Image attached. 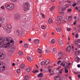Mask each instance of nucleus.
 <instances>
[{"mask_svg":"<svg viewBox=\"0 0 80 80\" xmlns=\"http://www.w3.org/2000/svg\"><path fill=\"white\" fill-rule=\"evenodd\" d=\"M13 42V41L12 40V38L9 37H6L3 38L0 37V47L1 48H7L10 46L11 43Z\"/></svg>","mask_w":80,"mask_h":80,"instance_id":"f257e3e1","label":"nucleus"},{"mask_svg":"<svg viewBox=\"0 0 80 80\" xmlns=\"http://www.w3.org/2000/svg\"><path fill=\"white\" fill-rule=\"evenodd\" d=\"M3 29L4 30L6 31L8 33H10L11 32V30L12 29V27L11 25H8V24L6 23L4 25Z\"/></svg>","mask_w":80,"mask_h":80,"instance_id":"f03ea898","label":"nucleus"},{"mask_svg":"<svg viewBox=\"0 0 80 80\" xmlns=\"http://www.w3.org/2000/svg\"><path fill=\"white\" fill-rule=\"evenodd\" d=\"M22 7H23V9L24 12H26L28 10H29L30 5H29V3L28 2L24 3L23 4Z\"/></svg>","mask_w":80,"mask_h":80,"instance_id":"7ed1b4c3","label":"nucleus"},{"mask_svg":"<svg viewBox=\"0 0 80 80\" xmlns=\"http://www.w3.org/2000/svg\"><path fill=\"white\" fill-rule=\"evenodd\" d=\"M14 5L13 3L7 4L5 5V7H6L8 10H12V9L14 8Z\"/></svg>","mask_w":80,"mask_h":80,"instance_id":"20e7f679","label":"nucleus"},{"mask_svg":"<svg viewBox=\"0 0 80 80\" xmlns=\"http://www.w3.org/2000/svg\"><path fill=\"white\" fill-rule=\"evenodd\" d=\"M5 67L3 66V63L2 62H0V72H2L5 70Z\"/></svg>","mask_w":80,"mask_h":80,"instance_id":"39448f33","label":"nucleus"},{"mask_svg":"<svg viewBox=\"0 0 80 80\" xmlns=\"http://www.w3.org/2000/svg\"><path fill=\"white\" fill-rule=\"evenodd\" d=\"M20 16L19 14H16L15 15V18L16 20H19L20 19Z\"/></svg>","mask_w":80,"mask_h":80,"instance_id":"423d86ee","label":"nucleus"},{"mask_svg":"<svg viewBox=\"0 0 80 80\" xmlns=\"http://www.w3.org/2000/svg\"><path fill=\"white\" fill-rule=\"evenodd\" d=\"M60 65H62V67H66L67 65V63L65 62H63L61 63Z\"/></svg>","mask_w":80,"mask_h":80,"instance_id":"0eeeda50","label":"nucleus"},{"mask_svg":"<svg viewBox=\"0 0 80 80\" xmlns=\"http://www.w3.org/2000/svg\"><path fill=\"white\" fill-rule=\"evenodd\" d=\"M5 54L3 53H0V59L5 58Z\"/></svg>","mask_w":80,"mask_h":80,"instance_id":"6e6552de","label":"nucleus"},{"mask_svg":"<svg viewBox=\"0 0 80 80\" xmlns=\"http://www.w3.org/2000/svg\"><path fill=\"white\" fill-rule=\"evenodd\" d=\"M50 66L48 67V68H46V72H49V73L51 72V69L50 68Z\"/></svg>","mask_w":80,"mask_h":80,"instance_id":"1a4fd4ad","label":"nucleus"},{"mask_svg":"<svg viewBox=\"0 0 80 80\" xmlns=\"http://www.w3.org/2000/svg\"><path fill=\"white\" fill-rule=\"evenodd\" d=\"M58 42V43L60 45H63V41L62 40L60 39H59Z\"/></svg>","mask_w":80,"mask_h":80,"instance_id":"9d476101","label":"nucleus"},{"mask_svg":"<svg viewBox=\"0 0 80 80\" xmlns=\"http://www.w3.org/2000/svg\"><path fill=\"white\" fill-rule=\"evenodd\" d=\"M80 60V58L78 57V58L76 57L74 58V60H75V61L77 62V63H78L79 62Z\"/></svg>","mask_w":80,"mask_h":80,"instance_id":"9b49d317","label":"nucleus"},{"mask_svg":"<svg viewBox=\"0 0 80 80\" xmlns=\"http://www.w3.org/2000/svg\"><path fill=\"white\" fill-rule=\"evenodd\" d=\"M71 50V46H68L67 48L66 51L67 52H69Z\"/></svg>","mask_w":80,"mask_h":80,"instance_id":"f8f14e48","label":"nucleus"},{"mask_svg":"<svg viewBox=\"0 0 80 80\" xmlns=\"http://www.w3.org/2000/svg\"><path fill=\"white\" fill-rule=\"evenodd\" d=\"M24 78L25 80H28V74H24Z\"/></svg>","mask_w":80,"mask_h":80,"instance_id":"ddd939ff","label":"nucleus"},{"mask_svg":"<svg viewBox=\"0 0 80 80\" xmlns=\"http://www.w3.org/2000/svg\"><path fill=\"white\" fill-rule=\"evenodd\" d=\"M55 71H57V69H54V70H53V72H51V73L50 74H49V76H52V75H53L54 73H56V72H55Z\"/></svg>","mask_w":80,"mask_h":80,"instance_id":"4468645a","label":"nucleus"},{"mask_svg":"<svg viewBox=\"0 0 80 80\" xmlns=\"http://www.w3.org/2000/svg\"><path fill=\"white\" fill-rule=\"evenodd\" d=\"M27 59L28 61H32V60H33V57H28Z\"/></svg>","mask_w":80,"mask_h":80,"instance_id":"2eb2a0df","label":"nucleus"},{"mask_svg":"<svg viewBox=\"0 0 80 80\" xmlns=\"http://www.w3.org/2000/svg\"><path fill=\"white\" fill-rule=\"evenodd\" d=\"M58 55L59 57H63V52H59L58 53Z\"/></svg>","mask_w":80,"mask_h":80,"instance_id":"dca6fc26","label":"nucleus"},{"mask_svg":"<svg viewBox=\"0 0 80 80\" xmlns=\"http://www.w3.org/2000/svg\"><path fill=\"white\" fill-rule=\"evenodd\" d=\"M3 21V19L2 18H0V27H1V24H2Z\"/></svg>","mask_w":80,"mask_h":80,"instance_id":"f3484780","label":"nucleus"},{"mask_svg":"<svg viewBox=\"0 0 80 80\" xmlns=\"http://www.w3.org/2000/svg\"><path fill=\"white\" fill-rule=\"evenodd\" d=\"M15 51V48H12L10 50V52H13Z\"/></svg>","mask_w":80,"mask_h":80,"instance_id":"a211bd4d","label":"nucleus"},{"mask_svg":"<svg viewBox=\"0 0 80 80\" xmlns=\"http://www.w3.org/2000/svg\"><path fill=\"white\" fill-rule=\"evenodd\" d=\"M57 32H61L62 31V29L60 27H58L57 28Z\"/></svg>","mask_w":80,"mask_h":80,"instance_id":"6ab92c4d","label":"nucleus"},{"mask_svg":"<svg viewBox=\"0 0 80 80\" xmlns=\"http://www.w3.org/2000/svg\"><path fill=\"white\" fill-rule=\"evenodd\" d=\"M26 71L27 72H30V68L29 67H28L26 69Z\"/></svg>","mask_w":80,"mask_h":80,"instance_id":"aec40b11","label":"nucleus"},{"mask_svg":"<svg viewBox=\"0 0 80 80\" xmlns=\"http://www.w3.org/2000/svg\"><path fill=\"white\" fill-rule=\"evenodd\" d=\"M75 55H77V56H78V55H80V51H78L76 52H75Z\"/></svg>","mask_w":80,"mask_h":80,"instance_id":"412c9836","label":"nucleus"},{"mask_svg":"<svg viewBox=\"0 0 80 80\" xmlns=\"http://www.w3.org/2000/svg\"><path fill=\"white\" fill-rule=\"evenodd\" d=\"M45 63L46 65H48V64H49V63H50V60L48 59L46 60Z\"/></svg>","mask_w":80,"mask_h":80,"instance_id":"4be33fe9","label":"nucleus"},{"mask_svg":"<svg viewBox=\"0 0 80 80\" xmlns=\"http://www.w3.org/2000/svg\"><path fill=\"white\" fill-rule=\"evenodd\" d=\"M63 18L61 16H59L58 17V19L59 20H62Z\"/></svg>","mask_w":80,"mask_h":80,"instance_id":"5701e85b","label":"nucleus"},{"mask_svg":"<svg viewBox=\"0 0 80 80\" xmlns=\"http://www.w3.org/2000/svg\"><path fill=\"white\" fill-rule=\"evenodd\" d=\"M43 73H42V72H41L39 74V75H38V76L39 77H43Z\"/></svg>","mask_w":80,"mask_h":80,"instance_id":"b1692460","label":"nucleus"},{"mask_svg":"<svg viewBox=\"0 0 80 80\" xmlns=\"http://www.w3.org/2000/svg\"><path fill=\"white\" fill-rule=\"evenodd\" d=\"M51 43L52 44H53V43H55V39H52L51 42Z\"/></svg>","mask_w":80,"mask_h":80,"instance_id":"393cba45","label":"nucleus"},{"mask_svg":"<svg viewBox=\"0 0 80 80\" xmlns=\"http://www.w3.org/2000/svg\"><path fill=\"white\" fill-rule=\"evenodd\" d=\"M53 51L54 52H57V49L56 48H54L53 49Z\"/></svg>","mask_w":80,"mask_h":80,"instance_id":"a878e982","label":"nucleus"},{"mask_svg":"<svg viewBox=\"0 0 80 80\" xmlns=\"http://www.w3.org/2000/svg\"><path fill=\"white\" fill-rule=\"evenodd\" d=\"M49 23H52V20L51 18L49 19L48 20Z\"/></svg>","mask_w":80,"mask_h":80,"instance_id":"bb28decb","label":"nucleus"},{"mask_svg":"<svg viewBox=\"0 0 80 80\" xmlns=\"http://www.w3.org/2000/svg\"><path fill=\"white\" fill-rule=\"evenodd\" d=\"M13 3H17L18 0H10Z\"/></svg>","mask_w":80,"mask_h":80,"instance_id":"cd10ccee","label":"nucleus"},{"mask_svg":"<svg viewBox=\"0 0 80 80\" xmlns=\"http://www.w3.org/2000/svg\"><path fill=\"white\" fill-rule=\"evenodd\" d=\"M24 67H25V64H22L20 66V67H21V68H23Z\"/></svg>","mask_w":80,"mask_h":80,"instance_id":"c85d7f7f","label":"nucleus"},{"mask_svg":"<svg viewBox=\"0 0 80 80\" xmlns=\"http://www.w3.org/2000/svg\"><path fill=\"white\" fill-rule=\"evenodd\" d=\"M34 42L36 44H37L39 42V40L37 39V40H35L34 41Z\"/></svg>","mask_w":80,"mask_h":80,"instance_id":"c756f323","label":"nucleus"},{"mask_svg":"<svg viewBox=\"0 0 80 80\" xmlns=\"http://www.w3.org/2000/svg\"><path fill=\"white\" fill-rule=\"evenodd\" d=\"M38 52L39 53H42V51L41 49H38Z\"/></svg>","mask_w":80,"mask_h":80,"instance_id":"7c9ffc66","label":"nucleus"},{"mask_svg":"<svg viewBox=\"0 0 80 80\" xmlns=\"http://www.w3.org/2000/svg\"><path fill=\"white\" fill-rule=\"evenodd\" d=\"M18 54L19 55H23V52L22 51H20L18 53Z\"/></svg>","mask_w":80,"mask_h":80,"instance_id":"2f4dec72","label":"nucleus"},{"mask_svg":"<svg viewBox=\"0 0 80 80\" xmlns=\"http://www.w3.org/2000/svg\"><path fill=\"white\" fill-rule=\"evenodd\" d=\"M41 64L42 65V66H45V62H41Z\"/></svg>","mask_w":80,"mask_h":80,"instance_id":"473e14b6","label":"nucleus"},{"mask_svg":"<svg viewBox=\"0 0 80 80\" xmlns=\"http://www.w3.org/2000/svg\"><path fill=\"white\" fill-rule=\"evenodd\" d=\"M72 16L69 17L68 19L69 22H70V21H71V20H72Z\"/></svg>","mask_w":80,"mask_h":80,"instance_id":"72a5a7b5","label":"nucleus"},{"mask_svg":"<svg viewBox=\"0 0 80 80\" xmlns=\"http://www.w3.org/2000/svg\"><path fill=\"white\" fill-rule=\"evenodd\" d=\"M65 72L66 73H68V70L67 69L66 67H65Z\"/></svg>","mask_w":80,"mask_h":80,"instance_id":"f704fd0d","label":"nucleus"},{"mask_svg":"<svg viewBox=\"0 0 80 80\" xmlns=\"http://www.w3.org/2000/svg\"><path fill=\"white\" fill-rule=\"evenodd\" d=\"M56 80H60V79L58 76H56L55 77Z\"/></svg>","mask_w":80,"mask_h":80,"instance_id":"c9c22d12","label":"nucleus"},{"mask_svg":"<svg viewBox=\"0 0 80 80\" xmlns=\"http://www.w3.org/2000/svg\"><path fill=\"white\" fill-rule=\"evenodd\" d=\"M17 72L18 73H19L21 72L20 69H18L17 70Z\"/></svg>","mask_w":80,"mask_h":80,"instance_id":"e433bc0d","label":"nucleus"},{"mask_svg":"<svg viewBox=\"0 0 80 80\" xmlns=\"http://www.w3.org/2000/svg\"><path fill=\"white\" fill-rule=\"evenodd\" d=\"M42 29H45L46 28V27L45 26H42L41 27Z\"/></svg>","mask_w":80,"mask_h":80,"instance_id":"4c0bfd02","label":"nucleus"},{"mask_svg":"<svg viewBox=\"0 0 80 80\" xmlns=\"http://www.w3.org/2000/svg\"><path fill=\"white\" fill-rule=\"evenodd\" d=\"M17 35H20V34H21V32H20L19 31L17 30Z\"/></svg>","mask_w":80,"mask_h":80,"instance_id":"58836bf2","label":"nucleus"},{"mask_svg":"<svg viewBox=\"0 0 80 80\" xmlns=\"http://www.w3.org/2000/svg\"><path fill=\"white\" fill-rule=\"evenodd\" d=\"M54 8H55V6H53L51 8V11H52V10H54Z\"/></svg>","mask_w":80,"mask_h":80,"instance_id":"ea45409f","label":"nucleus"},{"mask_svg":"<svg viewBox=\"0 0 80 80\" xmlns=\"http://www.w3.org/2000/svg\"><path fill=\"white\" fill-rule=\"evenodd\" d=\"M24 47H25V48H27L28 47V45L27 44H25L24 45Z\"/></svg>","mask_w":80,"mask_h":80,"instance_id":"a19ab883","label":"nucleus"},{"mask_svg":"<svg viewBox=\"0 0 80 80\" xmlns=\"http://www.w3.org/2000/svg\"><path fill=\"white\" fill-rule=\"evenodd\" d=\"M61 62H62L61 60H59L57 62L58 64L60 65V63H61Z\"/></svg>","mask_w":80,"mask_h":80,"instance_id":"79ce46f5","label":"nucleus"},{"mask_svg":"<svg viewBox=\"0 0 80 80\" xmlns=\"http://www.w3.org/2000/svg\"><path fill=\"white\" fill-rule=\"evenodd\" d=\"M1 8L2 10H5V7L3 6H1Z\"/></svg>","mask_w":80,"mask_h":80,"instance_id":"37998d69","label":"nucleus"},{"mask_svg":"<svg viewBox=\"0 0 80 80\" xmlns=\"http://www.w3.org/2000/svg\"><path fill=\"white\" fill-rule=\"evenodd\" d=\"M38 72V70H36V71H33V73H37Z\"/></svg>","mask_w":80,"mask_h":80,"instance_id":"c03bdc74","label":"nucleus"},{"mask_svg":"<svg viewBox=\"0 0 80 80\" xmlns=\"http://www.w3.org/2000/svg\"><path fill=\"white\" fill-rule=\"evenodd\" d=\"M68 12H72V9H69L68 10Z\"/></svg>","mask_w":80,"mask_h":80,"instance_id":"a18cd8bd","label":"nucleus"},{"mask_svg":"<svg viewBox=\"0 0 80 80\" xmlns=\"http://www.w3.org/2000/svg\"><path fill=\"white\" fill-rule=\"evenodd\" d=\"M41 15H42V17L43 18H45V15H44V14L42 13H41Z\"/></svg>","mask_w":80,"mask_h":80,"instance_id":"49530a36","label":"nucleus"},{"mask_svg":"<svg viewBox=\"0 0 80 80\" xmlns=\"http://www.w3.org/2000/svg\"><path fill=\"white\" fill-rule=\"evenodd\" d=\"M60 24V21H58L57 22V25H59Z\"/></svg>","mask_w":80,"mask_h":80,"instance_id":"de8ad7c7","label":"nucleus"},{"mask_svg":"<svg viewBox=\"0 0 80 80\" xmlns=\"http://www.w3.org/2000/svg\"><path fill=\"white\" fill-rule=\"evenodd\" d=\"M78 41H76L75 42V45H78Z\"/></svg>","mask_w":80,"mask_h":80,"instance_id":"09e8293b","label":"nucleus"},{"mask_svg":"<svg viewBox=\"0 0 80 80\" xmlns=\"http://www.w3.org/2000/svg\"><path fill=\"white\" fill-rule=\"evenodd\" d=\"M75 37L76 38H78V34H77L76 35V36H75Z\"/></svg>","mask_w":80,"mask_h":80,"instance_id":"8fccbe9b","label":"nucleus"},{"mask_svg":"<svg viewBox=\"0 0 80 80\" xmlns=\"http://www.w3.org/2000/svg\"><path fill=\"white\" fill-rule=\"evenodd\" d=\"M46 53H49V52H50V51L48 49L47 50H46Z\"/></svg>","mask_w":80,"mask_h":80,"instance_id":"3c124183","label":"nucleus"},{"mask_svg":"<svg viewBox=\"0 0 80 80\" xmlns=\"http://www.w3.org/2000/svg\"><path fill=\"white\" fill-rule=\"evenodd\" d=\"M77 5V3H74L72 5L73 7H75Z\"/></svg>","mask_w":80,"mask_h":80,"instance_id":"603ef678","label":"nucleus"},{"mask_svg":"<svg viewBox=\"0 0 80 80\" xmlns=\"http://www.w3.org/2000/svg\"><path fill=\"white\" fill-rule=\"evenodd\" d=\"M77 47H78V48H80V44H77Z\"/></svg>","mask_w":80,"mask_h":80,"instance_id":"864d4df0","label":"nucleus"},{"mask_svg":"<svg viewBox=\"0 0 80 80\" xmlns=\"http://www.w3.org/2000/svg\"><path fill=\"white\" fill-rule=\"evenodd\" d=\"M59 14L61 15H63V12H59Z\"/></svg>","mask_w":80,"mask_h":80,"instance_id":"5fc2aeb1","label":"nucleus"},{"mask_svg":"<svg viewBox=\"0 0 80 80\" xmlns=\"http://www.w3.org/2000/svg\"><path fill=\"white\" fill-rule=\"evenodd\" d=\"M66 7L64 8H63L62 9V11H65V9H66Z\"/></svg>","mask_w":80,"mask_h":80,"instance_id":"6e6d98bb","label":"nucleus"},{"mask_svg":"<svg viewBox=\"0 0 80 80\" xmlns=\"http://www.w3.org/2000/svg\"><path fill=\"white\" fill-rule=\"evenodd\" d=\"M22 28H26V27H25V25H23L22 26Z\"/></svg>","mask_w":80,"mask_h":80,"instance_id":"4d7b16f0","label":"nucleus"},{"mask_svg":"<svg viewBox=\"0 0 80 80\" xmlns=\"http://www.w3.org/2000/svg\"><path fill=\"white\" fill-rule=\"evenodd\" d=\"M71 29H70V28H67V30L68 31H70L71 30Z\"/></svg>","mask_w":80,"mask_h":80,"instance_id":"13d9d810","label":"nucleus"},{"mask_svg":"<svg viewBox=\"0 0 80 80\" xmlns=\"http://www.w3.org/2000/svg\"><path fill=\"white\" fill-rule=\"evenodd\" d=\"M47 36V33H45V34H44L43 36L44 38H45V37Z\"/></svg>","mask_w":80,"mask_h":80,"instance_id":"bf43d9fd","label":"nucleus"},{"mask_svg":"<svg viewBox=\"0 0 80 80\" xmlns=\"http://www.w3.org/2000/svg\"><path fill=\"white\" fill-rule=\"evenodd\" d=\"M78 11L79 12H80V7H79L78 8Z\"/></svg>","mask_w":80,"mask_h":80,"instance_id":"052dcab7","label":"nucleus"},{"mask_svg":"<svg viewBox=\"0 0 80 80\" xmlns=\"http://www.w3.org/2000/svg\"><path fill=\"white\" fill-rule=\"evenodd\" d=\"M75 9L76 10H78V7H75Z\"/></svg>","mask_w":80,"mask_h":80,"instance_id":"680f3d73","label":"nucleus"},{"mask_svg":"<svg viewBox=\"0 0 80 80\" xmlns=\"http://www.w3.org/2000/svg\"><path fill=\"white\" fill-rule=\"evenodd\" d=\"M76 24H77V23L76 22H73V25H76Z\"/></svg>","mask_w":80,"mask_h":80,"instance_id":"e2e57ef3","label":"nucleus"},{"mask_svg":"<svg viewBox=\"0 0 80 80\" xmlns=\"http://www.w3.org/2000/svg\"><path fill=\"white\" fill-rule=\"evenodd\" d=\"M77 67H78V68H80V64H78V65H77Z\"/></svg>","mask_w":80,"mask_h":80,"instance_id":"0e129e2a","label":"nucleus"},{"mask_svg":"<svg viewBox=\"0 0 80 80\" xmlns=\"http://www.w3.org/2000/svg\"><path fill=\"white\" fill-rule=\"evenodd\" d=\"M36 67L37 68H39L37 65L36 64Z\"/></svg>","mask_w":80,"mask_h":80,"instance_id":"69168bd1","label":"nucleus"},{"mask_svg":"<svg viewBox=\"0 0 80 80\" xmlns=\"http://www.w3.org/2000/svg\"><path fill=\"white\" fill-rule=\"evenodd\" d=\"M23 42V41L22 40L20 41L19 42L20 43H22Z\"/></svg>","mask_w":80,"mask_h":80,"instance_id":"338daca9","label":"nucleus"},{"mask_svg":"<svg viewBox=\"0 0 80 80\" xmlns=\"http://www.w3.org/2000/svg\"><path fill=\"white\" fill-rule=\"evenodd\" d=\"M78 43H80V39H79L78 41Z\"/></svg>","mask_w":80,"mask_h":80,"instance_id":"774afa93","label":"nucleus"}]
</instances>
